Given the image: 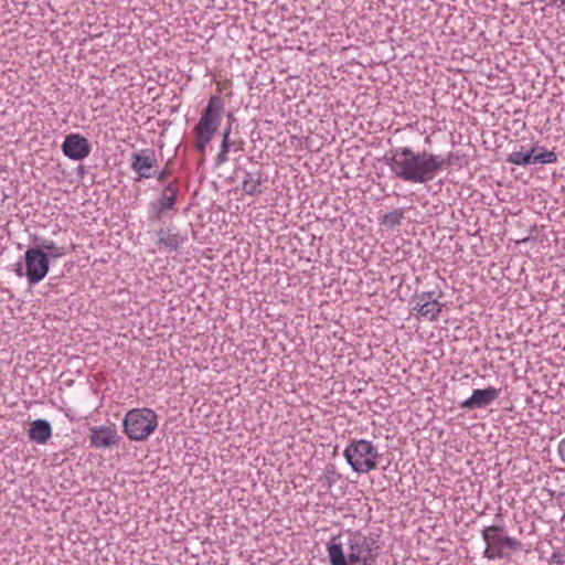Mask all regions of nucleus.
Returning a JSON list of instances; mask_svg holds the SVG:
<instances>
[{
    "instance_id": "nucleus-1",
    "label": "nucleus",
    "mask_w": 565,
    "mask_h": 565,
    "mask_svg": "<svg viewBox=\"0 0 565 565\" xmlns=\"http://www.w3.org/2000/svg\"><path fill=\"white\" fill-rule=\"evenodd\" d=\"M450 157L425 150L415 151L408 146H402L387 151L383 161L396 179L412 184H425L451 164Z\"/></svg>"
},
{
    "instance_id": "nucleus-2",
    "label": "nucleus",
    "mask_w": 565,
    "mask_h": 565,
    "mask_svg": "<svg viewBox=\"0 0 565 565\" xmlns=\"http://www.w3.org/2000/svg\"><path fill=\"white\" fill-rule=\"evenodd\" d=\"M376 541L360 531H349L347 551L337 537H332L328 544V555L332 565H372L376 555Z\"/></svg>"
},
{
    "instance_id": "nucleus-3",
    "label": "nucleus",
    "mask_w": 565,
    "mask_h": 565,
    "mask_svg": "<svg viewBox=\"0 0 565 565\" xmlns=\"http://www.w3.org/2000/svg\"><path fill=\"white\" fill-rule=\"evenodd\" d=\"M224 104L223 99L215 95L209 99L206 107L203 109L201 118L194 127L195 149L200 153H204L206 146L213 139L221 124V114Z\"/></svg>"
},
{
    "instance_id": "nucleus-4",
    "label": "nucleus",
    "mask_w": 565,
    "mask_h": 565,
    "mask_svg": "<svg viewBox=\"0 0 565 565\" xmlns=\"http://www.w3.org/2000/svg\"><path fill=\"white\" fill-rule=\"evenodd\" d=\"M122 425L130 440L143 441L157 429L158 415L151 408H134L126 413Z\"/></svg>"
},
{
    "instance_id": "nucleus-5",
    "label": "nucleus",
    "mask_w": 565,
    "mask_h": 565,
    "mask_svg": "<svg viewBox=\"0 0 565 565\" xmlns=\"http://www.w3.org/2000/svg\"><path fill=\"white\" fill-rule=\"evenodd\" d=\"M343 456L352 470L359 475L375 470L380 458L376 447L366 439L351 440L345 447Z\"/></svg>"
},
{
    "instance_id": "nucleus-6",
    "label": "nucleus",
    "mask_w": 565,
    "mask_h": 565,
    "mask_svg": "<svg viewBox=\"0 0 565 565\" xmlns=\"http://www.w3.org/2000/svg\"><path fill=\"white\" fill-rule=\"evenodd\" d=\"M25 277L30 286L45 278L50 270V259L43 249L30 247L24 254Z\"/></svg>"
},
{
    "instance_id": "nucleus-7",
    "label": "nucleus",
    "mask_w": 565,
    "mask_h": 565,
    "mask_svg": "<svg viewBox=\"0 0 565 565\" xmlns=\"http://www.w3.org/2000/svg\"><path fill=\"white\" fill-rule=\"evenodd\" d=\"M178 192L177 181L169 182L160 196L149 202L147 209L148 220L151 222L160 221L167 212L175 210Z\"/></svg>"
},
{
    "instance_id": "nucleus-8",
    "label": "nucleus",
    "mask_w": 565,
    "mask_h": 565,
    "mask_svg": "<svg viewBox=\"0 0 565 565\" xmlns=\"http://www.w3.org/2000/svg\"><path fill=\"white\" fill-rule=\"evenodd\" d=\"M156 164L157 157L152 149H142L131 154L130 167L138 174V180L154 177L153 168Z\"/></svg>"
},
{
    "instance_id": "nucleus-9",
    "label": "nucleus",
    "mask_w": 565,
    "mask_h": 565,
    "mask_svg": "<svg viewBox=\"0 0 565 565\" xmlns=\"http://www.w3.org/2000/svg\"><path fill=\"white\" fill-rule=\"evenodd\" d=\"M63 153L72 160H83L90 152L88 140L79 134H71L62 143Z\"/></svg>"
},
{
    "instance_id": "nucleus-10",
    "label": "nucleus",
    "mask_w": 565,
    "mask_h": 565,
    "mask_svg": "<svg viewBox=\"0 0 565 565\" xmlns=\"http://www.w3.org/2000/svg\"><path fill=\"white\" fill-rule=\"evenodd\" d=\"M413 302L417 315L430 321L436 320L443 309V303L435 298L434 292L416 295Z\"/></svg>"
},
{
    "instance_id": "nucleus-11",
    "label": "nucleus",
    "mask_w": 565,
    "mask_h": 565,
    "mask_svg": "<svg viewBox=\"0 0 565 565\" xmlns=\"http://www.w3.org/2000/svg\"><path fill=\"white\" fill-rule=\"evenodd\" d=\"M89 433V443L94 448L105 449L117 446L120 440L116 428L111 426H94Z\"/></svg>"
},
{
    "instance_id": "nucleus-12",
    "label": "nucleus",
    "mask_w": 565,
    "mask_h": 565,
    "mask_svg": "<svg viewBox=\"0 0 565 565\" xmlns=\"http://www.w3.org/2000/svg\"><path fill=\"white\" fill-rule=\"evenodd\" d=\"M499 396V390L487 387L483 390H475L470 397L460 403V407L465 409H477L492 404Z\"/></svg>"
},
{
    "instance_id": "nucleus-13",
    "label": "nucleus",
    "mask_w": 565,
    "mask_h": 565,
    "mask_svg": "<svg viewBox=\"0 0 565 565\" xmlns=\"http://www.w3.org/2000/svg\"><path fill=\"white\" fill-rule=\"evenodd\" d=\"M157 237L159 249L167 253L177 250L186 239L173 226L158 230Z\"/></svg>"
},
{
    "instance_id": "nucleus-14",
    "label": "nucleus",
    "mask_w": 565,
    "mask_h": 565,
    "mask_svg": "<svg viewBox=\"0 0 565 565\" xmlns=\"http://www.w3.org/2000/svg\"><path fill=\"white\" fill-rule=\"evenodd\" d=\"M29 439L39 445H44L52 436L51 424L46 419H35L30 424Z\"/></svg>"
},
{
    "instance_id": "nucleus-15",
    "label": "nucleus",
    "mask_w": 565,
    "mask_h": 565,
    "mask_svg": "<svg viewBox=\"0 0 565 565\" xmlns=\"http://www.w3.org/2000/svg\"><path fill=\"white\" fill-rule=\"evenodd\" d=\"M530 152L532 164H550L557 162V154L554 151L546 150L544 147H532Z\"/></svg>"
},
{
    "instance_id": "nucleus-16",
    "label": "nucleus",
    "mask_w": 565,
    "mask_h": 565,
    "mask_svg": "<svg viewBox=\"0 0 565 565\" xmlns=\"http://www.w3.org/2000/svg\"><path fill=\"white\" fill-rule=\"evenodd\" d=\"M502 531L500 525H490L482 530V539L488 546H492L493 550H501V539L499 534Z\"/></svg>"
},
{
    "instance_id": "nucleus-17",
    "label": "nucleus",
    "mask_w": 565,
    "mask_h": 565,
    "mask_svg": "<svg viewBox=\"0 0 565 565\" xmlns=\"http://www.w3.org/2000/svg\"><path fill=\"white\" fill-rule=\"evenodd\" d=\"M242 190L248 195H257L262 193V179L255 178L250 172L244 171V180L242 182Z\"/></svg>"
},
{
    "instance_id": "nucleus-18",
    "label": "nucleus",
    "mask_w": 565,
    "mask_h": 565,
    "mask_svg": "<svg viewBox=\"0 0 565 565\" xmlns=\"http://www.w3.org/2000/svg\"><path fill=\"white\" fill-rule=\"evenodd\" d=\"M35 248L43 249V253L47 254V258H60L65 255V248L63 246H57L51 239H41L40 244Z\"/></svg>"
},
{
    "instance_id": "nucleus-19",
    "label": "nucleus",
    "mask_w": 565,
    "mask_h": 565,
    "mask_svg": "<svg viewBox=\"0 0 565 565\" xmlns=\"http://www.w3.org/2000/svg\"><path fill=\"white\" fill-rule=\"evenodd\" d=\"M403 217V209H395L383 216L382 224L388 228H395L401 225Z\"/></svg>"
},
{
    "instance_id": "nucleus-20",
    "label": "nucleus",
    "mask_w": 565,
    "mask_h": 565,
    "mask_svg": "<svg viewBox=\"0 0 565 565\" xmlns=\"http://www.w3.org/2000/svg\"><path fill=\"white\" fill-rule=\"evenodd\" d=\"M232 146H233V141H232L231 137H227V135L223 136L221 147H220V152L215 160L216 166H222L228 161V152H230Z\"/></svg>"
},
{
    "instance_id": "nucleus-21",
    "label": "nucleus",
    "mask_w": 565,
    "mask_h": 565,
    "mask_svg": "<svg viewBox=\"0 0 565 565\" xmlns=\"http://www.w3.org/2000/svg\"><path fill=\"white\" fill-rule=\"evenodd\" d=\"M508 161L510 163L516 164V166H530L531 162V152L529 151H513L509 154Z\"/></svg>"
},
{
    "instance_id": "nucleus-22",
    "label": "nucleus",
    "mask_w": 565,
    "mask_h": 565,
    "mask_svg": "<svg viewBox=\"0 0 565 565\" xmlns=\"http://www.w3.org/2000/svg\"><path fill=\"white\" fill-rule=\"evenodd\" d=\"M521 546V543L511 536H502L501 539V548L509 547L511 550H518Z\"/></svg>"
},
{
    "instance_id": "nucleus-23",
    "label": "nucleus",
    "mask_w": 565,
    "mask_h": 565,
    "mask_svg": "<svg viewBox=\"0 0 565 565\" xmlns=\"http://www.w3.org/2000/svg\"><path fill=\"white\" fill-rule=\"evenodd\" d=\"M500 551L498 550H493L492 546H488L486 547L484 552H483V555L484 557L491 559L493 558L494 556L499 555Z\"/></svg>"
},
{
    "instance_id": "nucleus-24",
    "label": "nucleus",
    "mask_w": 565,
    "mask_h": 565,
    "mask_svg": "<svg viewBox=\"0 0 565 565\" xmlns=\"http://www.w3.org/2000/svg\"><path fill=\"white\" fill-rule=\"evenodd\" d=\"M15 268H14V273L18 277H23L25 276V270H23V267H22V263L19 262L17 263L15 265Z\"/></svg>"
},
{
    "instance_id": "nucleus-25",
    "label": "nucleus",
    "mask_w": 565,
    "mask_h": 565,
    "mask_svg": "<svg viewBox=\"0 0 565 565\" xmlns=\"http://www.w3.org/2000/svg\"><path fill=\"white\" fill-rule=\"evenodd\" d=\"M558 452L562 460L565 462V438L561 440L558 445Z\"/></svg>"
},
{
    "instance_id": "nucleus-26",
    "label": "nucleus",
    "mask_w": 565,
    "mask_h": 565,
    "mask_svg": "<svg viewBox=\"0 0 565 565\" xmlns=\"http://www.w3.org/2000/svg\"><path fill=\"white\" fill-rule=\"evenodd\" d=\"M169 175V171L167 169H163L162 171H160L158 174H157V180L159 182H163L167 180Z\"/></svg>"
},
{
    "instance_id": "nucleus-27",
    "label": "nucleus",
    "mask_w": 565,
    "mask_h": 565,
    "mask_svg": "<svg viewBox=\"0 0 565 565\" xmlns=\"http://www.w3.org/2000/svg\"><path fill=\"white\" fill-rule=\"evenodd\" d=\"M231 132H232V122H227V125L225 126V128L223 130V136L227 135V137H231Z\"/></svg>"
},
{
    "instance_id": "nucleus-28",
    "label": "nucleus",
    "mask_w": 565,
    "mask_h": 565,
    "mask_svg": "<svg viewBox=\"0 0 565 565\" xmlns=\"http://www.w3.org/2000/svg\"><path fill=\"white\" fill-rule=\"evenodd\" d=\"M554 3L558 7H565V0H554Z\"/></svg>"
},
{
    "instance_id": "nucleus-29",
    "label": "nucleus",
    "mask_w": 565,
    "mask_h": 565,
    "mask_svg": "<svg viewBox=\"0 0 565 565\" xmlns=\"http://www.w3.org/2000/svg\"><path fill=\"white\" fill-rule=\"evenodd\" d=\"M234 120H235L234 115L232 113H230L227 115V122H232L233 124Z\"/></svg>"
}]
</instances>
